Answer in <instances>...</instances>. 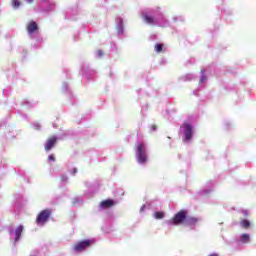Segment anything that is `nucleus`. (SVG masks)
Listing matches in <instances>:
<instances>
[{"label": "nucleus", "instance_id": "12", "mask_svg": "<svg viewBox=\"0 0 256 256\" xmlns=\"http://www.w3.org/2000/svg\"><path fill=\"white\" fill-rule=\"evenodd\" d=\"M240 225L243 227V229H249V227H251V222H249V220L243 219L240 221Z\"/></svg>", "mask_w": 256, "mask_h": 256}, {"label": "nucleus", "instance_id": "19", "mask_svg": "<svg viewBox=\"0 0 256 256\" xmlns=\"http://www.w3.org/2000/svg\"><path fill=\"white\" fill-rule=\"evenodd\" d=\"M242 213H243L244 217H247V215H249V212H247V210H243Z\"/></svg>", "mask_w": 256, "mask_h": 256}, {"label": "nucleus", "instance_id": "10", "mask_svg": "<svg viewBox=\"0 0 256 256\" xmlns=\"http://www.w3.org/2000/svg\"><path fill=\"white\" fill-rule=\"evenodd\" d=\"M23 229H24L23 225H19L15 229V231H14V233H15V239H14L15 243H17V241H19V239H21V235L23 233Z\"/></svg>", "mask_w": 256, "mask_h": 256}, {"label": "nucleus", "instance_id": "1", "mask_svg": "<svg viewBox=\"0 0 256 256\" xmlns=\"http://www.w3.org/2000/svg\"><path fill=\"white\" fill-rule=\"evenodd\" d=\"M188 215L189 211L182 209L173 216L170 223H172V225H185Z\"/></svg>", "mask_w": 256, "mask_h": 256}, {"label": "nucleus", "instance_id": "4", "mask_svg": "<svg viewBox=\"0 0 256 256\" xmlns=\"http://www.w3.org/2000/svg\"><path fill=\"white\" fill-rule=\"evenodd\" d=\"M91 240H82L80 242H77L74 245V251L77 253H81V251H85V249L91 247Z\"/></svg>", "mask_w": 256, "mask_h": 256}, {"label": "nucleus", "instance_id": "13", "mask_svg": "<svg viewBox=\"0 0 256 256\" xmlns=\"http://www.w3.org/2000/svg\"><path fill=\"white\" fill-rule=\"evenodd\" d=\"M240 241L241 243H249L250 241L249 234H242L240 237Z\"/></svg>", "mask_w": 256, "mask_h": 256}, {"label": "nucleus", "instance_id": "3", "mask_svg": "<svg viewBox=\"0 0 256 256\" xmlns=\"http://www.w3.org/2000/svg\"><path fill=\"white\" fill-rule=\"evenodd\" d=\"M52 213L51 208L42 210L36 217V224L41 226L45 225V223L49 221V217H51Z\"/></svg>", "mask_w": 256, "mask_h": 256}, {"label": "nucleus", "instance_id": "16", "mask_svg": "<svg viewBox=\"0 0 256 256\" xmlns=\"http://www.w3.org/2000/svg\"><path fill=\"white\" fill-rule=\"evenodd\" d=\"M154 49L156 53H161V51H163V44H156Z\"/></svg>", "mask_w": 256, "mask_h": 256}, {"label": "nucleus", "instance_id": "14", "mask_svg": "<svg viewBox=\"0 0 256 256\" xmlns=\"http://www.w3.org/2000/svg\"><path fill=\"white\" fill-rule=\"evenodd\" d=\"M154 217H155V219H163V217H165V213L164 212H155Z\"/></svg>", "mask_w": 256, "mask_h": 256}, {"label": "nucleus", "instance_id": "23", "mask_svg": "<svg viewBox=\"0 0 256 256\" xmlns=\"http://www.w3.org/2000/svg\"><path fill=\"white\" fill-rule=\"evenodd\" d=\"M27 1V3H33V0H26Z\"/></svg>", "mask_w": 256, "mask_h": 256}, {"label": "nucleus", "instance_id": "15", "mask_svg": "<svg viewBox=\"0 0 256 256\" xmlns=\"http://www.w3.org/2000/svg\"><path fill=\"white\" fill-rule=\"evenodd\" d=\"M12 5L14 9H19V7H21V2L19 0H12Z\"/></svg>", "mask_w": 256, "mask_h": 256}, {"label": "nucleus", "instance_id": "5", "mask_svg": "<svg viewBox=\"0 0 256 256\" xmlns=\"http://www.w3.org/2000/svg\"><path fill=\"white\" fill-rule=\"evenodd\" d=\"M193 138V126L191 124H185L184 141H191Z\"/></svg>", "mask_w": 256, "mask_h": 256}, {"label": "nucleus", "instance_id": "6", "mask_svg": "<svg viewBox=\"0 0 256 256\" xmlns=\"http://www.w3.org/2000/svg\"><path fill=\"white\" fill-rule=\"evenodd\" d=\"M55 145H57V137L51 136L47 139L44 149L45 151H51Z\"/></svg>", "mask_w": 256, "mask_h": 256}, {"label": "nucleus", "instance_id": "11", "mask_svg": "<svg viewBox=\"0 0 256 256\" xmlns=\"http://www.w3.org/2000/svg\"><path fill=\"white\" fill-rule=\"evenodd\" d=\"M143 19L148 25H153L155 23V18H153V16H149L148 14H143Z\"/></svg>", "mask_w": 256, "mask_h": 256}, {"label": "nucleus", "instance_id": "22", "mask_svg": "<svg viewBox=\"0 0 256 256\" xmlns=\"http://www.w3.org/2000/svg\"><path fill=\"white\" fill-rule=\"evenodd\" d=\"M75 173H77V168L73 169V174L75 175Z\"/></svg>", "mask_w": 256, "mask_h": 256}, {"label": "nucleus", "instance_id": "20", "mask_svg": "<svg viewBox=\"0 0 256 256\" xmlns=\"http://www.w3.org/2000/svg\"><path fill=\"white\" fill-rule=\"evenodd\" d=\"M209 256H219V254H217V253H212V254H210Z\"/></svg>", "mask_w": 256, "mask_h": 256}, {"label": "nucleus", "instance_id": "21", "mask_svg": "<svg viewBox=\"0 0 256 256\" xmlns=\"http://www.w3.org/2000/svg\"><path fill=\"white\" fill-rule=\"evenodd\" d=\"M153 131H157V126H152Z\"/></svg>", "mask_w": 256, "mask_h": 256}, {"label": "nucleus", "instance_id": "9", "mask_svg": "<svg viewBox=\"0 0 256 256\" xmlns=\"http://www.w3.org/2000/svg\"><path fill=\"white\" fill-rule=\"evenodd\" d=\"M115 202L112 199H106L100 202L99 207L100 209H111V207H114Z\"/></svg>", "mask_w": 256, "mask_h": 256}, {"label": "nucleus", "instance_id": "18", "mask_svg": "<svg viewBox=\"0 0 256 256\" xmlns=\"http://www.w3.org/2000/svg\"><path fill=\"white\" fill-rule=\"evenodd\" d=\"M204 81H207V77L205 75H202L200 78V83H203Z\"/></svg>", "mask_w": 256, "mask_h": 256}, {"label": "nucleus", "instance_id": "7", "mask_svg": "<svg viewBox=\"0 0 256 256\" xmlns=\"http://www.w3.org/2000/svg\"><path fill=\"white\" fill-rule=\"evenodd\" d=\"M29 35H33L36 31H39V26L35 21H30L26 26Z\"/></svg>", "mask_w": 256, "mask_h": 256}, {"label": "nucleus", "instance_id": "17", "mask_svg": "<svg viewBox=\"0 0 256 256\" xmlns=\"http://www.w3.org/2000/svg\"><path fill=\"white\" fill-rule=\"evenodd\" d=\"M48 161H53L55 162V156L52 154V155H49L48 156Z\"/></svg>", "mask_w": 256, "mask_h": 256}, {"label": "nucleus", "instance_id": "8", "mask_svg": "<svg viewBox=\"0 0 256 256\" xmlns=\"http://www.w3.org/2000/svg\"><path fill=\"white\" fill-rule=\"evenodd\" d=\"M197 223H199V218L186 216V222L184 223V225L186 227H195Z\"/></svg>", "mask_w": 256, "mask_h": 256}, {"label": "nucleus", "instance_id": "2", "mask_svg": "<svg viewBox=\"0 0 256 256\" xmlns=\"http://www.w3.org/2000/svg\"><path fill=\"white\" fill-rule=\"evenodd\" d=\"M136 159L141 165L147 163V152H145V144L138 143L136 145Z\"/></svg>", "mask_w": 256, "mask_h": 256}]
</instances>
